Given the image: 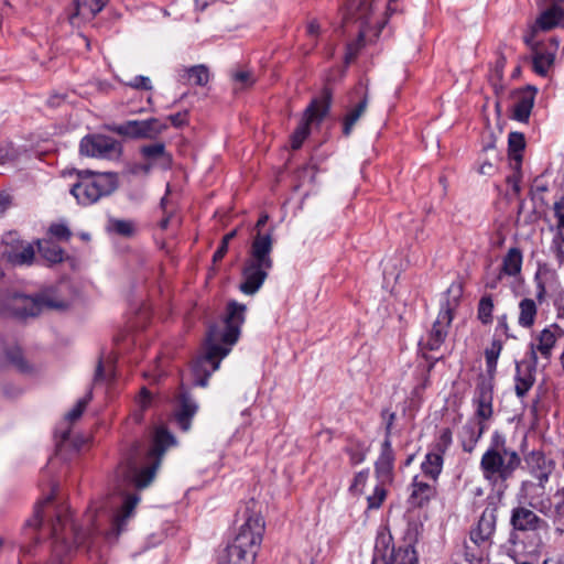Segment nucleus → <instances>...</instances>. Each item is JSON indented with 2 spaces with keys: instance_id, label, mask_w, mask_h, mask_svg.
<instances>
[{
  "instance_id": "1",
  "label": "nucleus",
  "mask_w": 564,
  "mask_h": 564,
  "mask_svg": "<svg viewBox=\"0 0 564 564\" xmlns=\"http://www.w3.org/2000/svg\"><path fill=\"white\" fill-rule=\"evenodd\" d=\"M246 310L243 304L229 302L223 325L209 328L206 354L197 358L192 366L195 386L206 387L210 375L219 368L220 360L230 352L239 338Z\"/></svg>"
},
{
  "instance_id": "2",
  "label": "nucleus",
  "mask_w": 564,
  "mask_h": 564,
  "mask_svg": "<svg viewBox=\"0 0 564 564\" xmlns=\"http://www.w3.org/2000/svg\"><path fill=\"white\" fill-rule=\"evenodd\" d=\"M398 0H389L386 12L378 14V3L373 0H350L349 12L356 17V20L360 21V30L358 40L347 45L345 62L349 64L355 59L359 50L366 45V43L375 42L381 30L387 23L388 17L397 11L393 4Z\"/></svg>"
},
{
  "instance_id": "3",
  "label": "nucleus",
  "mask_w": 564,
  "mask_h": 564,
  "mask_svg": "<svg viewBox=\"0 0 564 564\" xmlns=\"http://www.w3.org/2000/svg\"><path fill=\"white\" fill-rule=\"evenodd\" d=\"M174 444V436L169 433L165 427H156L152 448L148 453L147 465L139 467L137 463L130 462L126 466H120L117 470L118 478H120L122 482L137 488L147 487L153 480L165 451Z\"/></svg>"
},
{
  "instance_id": "4",
  "label": "nucleus",
  "mask_w": 564,
  "mask_h": 564,
  "mask_svg": "<svg viewBox=\"0 0 564 564\" xmlns=\"http://www.w3.org/2000/svg\"><path fill=\"white\" fill-rule=\"evenodd\" d=\"M519 454L507 446L503 434L492 433L490 444L480 459V469L486 480L491 484L509 479L520 466Z\"/></svg>"
},
{
  "instance_id": "5",
  "label": "nucleus",
  "mask_w": 564,
  "mask_h": 564,
  "mask_svg": "<svg viewBox=\"0 0 564 564\" xmlns=\"http://www.w3.org/2000/svg\"><path fill=\"white\" fill-rule=\"evenodd\" d=\"M273 239L270 234H257L253 238L249 258L242 270V282L239 290L246 295L256 294L263 285L273 265L271 251Z\"/></svg>"
},
{
  "instance_id": "6",
  "label": "nucleus",
  "mask_w": 564,
  "mask_h": 564,
  "mask_svg": "<svg viewBox=\"0 0 564 564\" xmlns=\"http://www.w3.org/2000/svg\"><path fill=\"white\" fill-rule=\"evenodd\" d=\"M77 180L70 188L78 204L89 206L110 195L118 186L115 173H98L90 170L76 171Z\"/></svg>"
},
{
  "instance_id": "7",
  "label": "nucleus",
  "mask_w": 564,
  "mask_h": 564,
  "mask_svg": "<svg viewBox=\"0 0 564 564\" xmlns=\"http://www.w3.org/2000/svg\"><path fill=\"white\" fill-rule=\"evenodd\" d=\"M394 454L389 437H386L381 445V453L376 462V476L378 484L373 492L367 496L368 508L378 509L387 497L386 485L393 478Z\"/></svg>"
},
{
  "instance_id": "8",
  "label": "nucleus",
  "mask_w": 564,
  "mask_h": 564,
  "mask_svg": "<svg viewBox=\"0 0 564 564\" xmlns=\"http://www.w3.org/2000/svg\"><path fill=\"white\" fill-rule=\"evenodd\" d=\"M563 337L564 329L556 323H552L534 334L529 345L530 359L533 366L536 367L540 360H543L545 365L549 364L557 341Z\"/></svg>"
},
{
  "instance_id": "9",
  "label": "nucleus",
  "mask_w": 564,
  "mask_h": 564,
  "mask_svg": "<svg viewBox=\"0 0 564 564\" xmlns=\"http://www.w3.org/2000/svg\"><path fill=\"white\" fill-rule=\"evenodd\" d=\"M67 306V302L52 295L51 293H44L39 297L15 295L12 297L10 303L12 314L22 318L36 316L43 307L61 310Z\"/></svg>"
},
{
  "instance_id": "10",
  "label": "nucleus",
  "mask_w": 564,
  "mask_h": 564,
  "mask_svg": "<svg viewBox=\"0 0 564 564\" xmlns=\"http://www.w3.org/2000/svg\"><path fill=\"white\" fill-rule=\"evenodd\" d=\"M390 535H381L377 540L372 564H417V555L411 544L390 549Z\"/></svg>"
},
{
  "instance_id": "11",
  "label": "nucleus",
  "mask_w": 564,
  "mask_h": 564,
  "mask_svg": "<svg viewBox=\"0 0 564 564\" xmlns=\"http://www.w3.org/2000/svg\"><path fill=\"white\" fill-rule=\"evenodd\" d=\"M264 532L263 518L258 512L248 516L231 545L257 555Z\"/></svg>"
},
{
  "instance_id": "12",
  "label": "nucleus",
  "mask_w": 564,
  "mask_h": 564,
  "mask_svg": "<svg viewBox=\"0 0 564 564\" xmlns=\"http://www.w3.org/2000/svg\"><path fill=\"white\" fill-rule=\"evenodd\" d=\"M79 152L91 158L117 159L121 154V145L111 137L94 134L82 139Z\"/></svg>"
},
{
  "instance_id": "13",
  "label": "nucleus",
  "mask_w": 564,
  "mask_h": 564,
  "mask_svg": "<svg viewBox=\"0 0 564 564\" xmlns=\"http://www.w3.org/2000/svg\"><path fill=\"white\" fill-rule=\"evenodd\" d=\"M525 463L532 475L538 479V484L531 481H524L522 489L529 496V491L534 488L541 489V495L544 492L545 484L549 481V477L552 474L555 463L552 459L545 457L542 452L533 451L525 457Z\"/></svg>"
},
{
  "instance_id": "14",
  "label": "nucleus",
  "mask_w": 564,
  "mask_h": 564,
  "mask_svg": "<svg viewBox=\"0 0 564 564\" xmlns=\"http://www.w3.org/2000/svg\"><path fill=\"white\" fill-rule=\"evenodd\" d=\"M452 321L453 306L447 302L442 305L431 330L422 341L423 348L427 350H438L447 337Z\"/></svg>"
},
{
  "instance_id": "15",
  "label": "nucleus",
  "mask_w": 564,
  "mask_h": 564,
  "mask_svg": "<svg viewBox=\"0 0 564 564\" xmlns=\"http://www.w3.org/2000/svg\"><path fill=\"white\" fill-rule=\"evenodd\" d=\"M167 129V124L159 118L130 120L119 126L120 134L135 139H155Z\"/></svg>"
},
{
  "instance_id": "16",
  "label": "nucleus",
  "mask_w": 564,
  "mask_h": 564,
  "mask_svg": "<svg viewBox=\"0 0 564 564\" xmlns=\"http://www.w3.org/2000/svg\"><path fill=\"white\" fill-rule=\"evenodd\" d=\"M524 42L531 50L533 72L539 76L546 77L555 62L554 51H550L543 43L535 41L533 35H525Z\"/></svg>"
},
{
  "instance_id": "17",
  "label": "nucleus",
  "mask_w": 564,
  "mask_h": 564,
  "mask_svg": "<svg viewBox=\"0 0 564 564\" xmlns=\"http://www.w3.org/2000/svg\"><path fill=\"white\" fill-rule=\"evenodd\" d=\"M327 111L328 105L317 100L312 101L307 107L301 123L291 137V144L293 149H299L302 145L310 133V124L315 121H321Z\"/></svg>"
},
{
  "instance_id": "18",
  "label": "nucleus",
  "mask_w": 564,
  "mask_h": 564,
  "mask_svg": "<svg viewBox=\"0 0 564 564\" xmlns=\"http://www.w3.org/2000/svg\"><path fill=\"white\" fill-rule=\"evenodd\" d=\"M510 523L518 531H535L544 524V521L532 510L518 507L511 512Z\"/></svg>"
},
{
  "instance_id": "19",
  "label": "nucleus",
  "mask_w": 564,
  "mask_h": 564,
  "mask_svg": "<svg viewBox=\"0 0 564 564\" xmlns=\"http://www.w3.org/2000/svg\"><path fill=\"white\" fill-rule=\"evenodd\" d=\"M536 94L535 87H528L519 93L518 99L513 106V119L525 122L528 121L534 105Z\"/></svg>"
},
{
  "instance_id": "20",
  "label": "nucleus",
  "mask_w": 564,
  "mask_h": 564,
  "mask_svg": "<svg viewBox=\"0 0 564 564\" xmlns=\"http://www.w3.org/2000/svg\"><path fill=\"white\" fill-rule=\"evenodd\" d=\"M485 424L481 421H468L462 429L460 440L465 452L471 453L485 432Z\"/></svg>"
},
{
  "instance_id": "21",
  "label": "nucleus",
  "mask_w": 564,
  "mask_h": 564,
  "mask_svg": "<svg viewBox=\"0 0 564 564\" xmlns=\"http://www.w3.org/2000/svg\"><path fill=\"white\" fill-rule=\"evenodd\" d=\"M492 391L487 386H480L475 397L476 415L484 423L492 416Z\"/></svg>"
},
{
  "instance_id": "22",
  "label": "nucleus",
  "mask_w": 564,
  "mask_h": 564,
  "mask_svg": "<svg viewBox=\"0 0 564 564\" xmlns=\"http://www.w3.org/2000/svg\"><path fill=\"white\" fill-rule=\"evenodd\" d=\"M140 152L145 160L163 169H169L172 165V155L166 152L165 145L161 142L143 145Z\"/></svg>"
},
{
  "instance_id": "23",
  "label": "nucleus",
  "mask_w": 564,
  "mask_h": 564,
  "mask_svg": "<svg viewBox=\"0 0 564 564\" xmlns=\"http://www.w3.org/2000/svg\"><path fill=\"white\" fill-rule=\"evenodd\" d=\"M538 317V305L533 299L524 297L518 304V325L531 329Z\"/></svg>"
},
{
  "instance_id": "24",
  "label": "nucleus",
  "mask_w": 564,
  "mask_h": 564,
  "mask_svg": "<svg viewBox=\"0 0 564 564\" xmlns=\"http://www.w3.org/2000/svg\"><path fill=\"white\" fill-rule=\"evenodd\" d=\"M436 494L435 487L432 484L419 479L417 476L413 478L412 491L410 500L412 505L422 507L426 505Z\"/></svg>"
},
{
  "instance_id": "25",
  "label": "nucleus",
  "mask_w": 564,
  "mask_h": 564,
  "mask_svg": "<svg viewBox=\"0 0 564 564\" xmlns=\"http://www.w3.org/2000/svg\"><path fill=\"white\" fill-rule=\"evenodd\" d=\"M140 501V497L135 495H126L122 506L113 517V530L116 535L120 534L123 530L127 520L132 516L134 508Z\"/></svg>"
},
{
  "instance_id": "26",
  "label": "nucleus",
  "mask_w": 564,
  "mask_h": 564,
  "mask_svg": "<svg viewBox=\"0 0 564 564\" xmlns=\"http://www.w3.org/2000/svg\"><path fill=\"white\" fill-rule=\"evenodd\" d=\"M108 2L109 0H76V11L70 17V22L74 24L77 18L93 19Z\"/></svg>"
},
{
  "instance_id": "27",
  "label": "nucleus",
  "mask_w": 564,
  "mask_h": 564,
  "mask_svg": "<svg viewBox=\"0 0 564 564\" xmlns=\"http://www.w3.org/2000/svg\"><path fill=\"white\" fill-rule=\"evenodd\" d=\"M509 160L511 167L519 172L522 162V150L525 147L524 135L520 132H511L508 138Z\"/></svg>"
},
{
  "instance_id": "28",
  "label": "nucleus",
  "mask_w": 564,
  "mask_h": 564,
  "mask_svg": "<svg viewBox=\"0 0 564 564\" xmlns=\"http://www.w3.org/2000/svg\"><path fill=\"white\" fill-rule=\"evenodd\" d=\"M443 456L444 454L432 449L425 455L424 460L421 464L423 474L433 481H436L442 473L444 463Z\"/></svg>"
},
{
  "instance_id": "29",
  "label": "nucleus",
  "mask_w": 564,
  "mask_h": 564,
  "mask_svg": "<svg viewBox=\"0 0 564 564\" xmlns=\"http://www.w3.org/2000/svg\"><path fill=\"white\" fill-rule=\"evenodd\" d=\"M495 532V521L492 517L482 514L478 524L470 532V539L475 544H481L490 539Z\"/></svg>"
},
{
  "instance_id": "30",
  "label": "nucleus",
  "mask_w": 564,
  "mask_h": 564,
  "mask_svg": "<svg viewBox=\"0 0 564 564\" xmlns=\"http://www.w3.org/2000/svg\"><path fill=\"white\" fill-rule=\"evenodd\" d=\"M368 107V97L365 96L356 106L350 108L345 118H344V124H343V133L348 137L354 126L357 123V121L364 116Z\"/></svg>"
},
{
  "instance_id": "31",
  "label": "nucleus",
  "mask_w": 564,
  "mask_h": 564,
  "mask_svg": "<svg viewBox=\"0 0 564 564\" xmlns=\"http://www.w3.org/2000/svg\"><path fill=\"white\" fill-rule=\"evenodd\" d=\"M522 267V253L517 248H511L503 258L501 273L514 276L520 273Z\"/></svg>"
},
{
  "instance_id": "32",
  "label": "nucleus",
  "mask_w": 564,
  "mask_h": 564,
  "mask_svg": "<svg viewBox=\"0 0 564 564\" xmlns=\"http://www.w3.org/2000/svg\"><path fill=\"white\" fill-rule=\"evenodd\" d=\"M535 381L532 369L527 368L522 369L520 365H517V375H516V393L518 397H524L528 391L532 388Z\"/></svg>"
},
{
  "instance_id": "33",
  "label": "nucleus",
  "mask_w": 564,
  "mask_h": 564,
  "mask_svg": "<svg viewBox=\"0 0 564 564\" xmlns=\"http://www.w3.org/2000/svg\"><path fill=\"white\" fill-rule=\"evenodd\" d=\"M196 411V403L189 397L183 395L181 400V409L176 414V420L183 431L189 430V420Z\"/></svg>"
},
{
  "instance_id": "34",
  "label": "nucleus",
  "mask_w": 564,
  "mask_h": 564,
  "mask_svg": "<svg viewBox=\"0 0 564 564\" xmlns=\"http://www.w3.org/2000/svg\"><path fill=\"white\" fill-rule=\"evenodd\" d=\"M37 245L41 256L50 263H58L63 261L64 251L58 245L48 240L39 241Z\"/></svg>"
},
{
  "instance_id": "35",
  "label": "nucleus",
  "mask_w": 564,
  "mask_h": 564,
  "mask_svg": "<svg viewBox=\"0 0 564 564\" xmlns=\"http://www.w3.org/2000/svg\"><path fill=\"white\" fill-rule=\"evenodd\" d=\"M7 254L8 260L13 264H31L35 252L30 243H25L21 246V250H7L4 252Z\"/></svg>"
},
{
  "instance_id": "36",
  "label": "nucleus",
  "mask_w": 564,
  "mask_h": 564,
  "mask_svg": "<svg viewBox=\"0 0 564 564\" xmlns=\"http://www.w3.org/2000/svg\"><path fill=\"white\" fill-rule=\"evenodd\" d=\"M210 74L205 65H195L186 69V79L188 84L206 86Z\"/></svg>"
},
{
  "instance_id": "37",
  "label": "nucleus",
  "mask_w": 564,
  "mask_h": 564,
  "mask_svg": "<svg viewBox=\"0 0 564 564\" xmlns=\"http://www.w3.org/2000/svg\"><path fill=\"white\" fill-rule=\"evenodd\" d=\"M503 345L501 340L494 338L490 346L485 350L486 366L489 373H494L497 369V362L502 351Z\"/></svg>"
},
{
  "instance_id": "38",
  "label": "nucleus",
  "mask_w": 564,
  "mask_h": 564,
  "mask_svg": "<svg viewBox=\"0 0 564 564\" xmlns=\"http://www.w3.org/2000/svg\"><path fill=\"white\" fill-rule=\"evenodd\" d=\"M494 300L491 295H484L478 303L477 317L481 324L488 325L492 322Z\"/></svg>"
},
{
  "instance_id": "39",
  "label": "nucleus",
  "mask_w": 564,
  "mask_h": 564,
  "mask_svg": "<svg viewBox=\"0 0 564 564\" xmlns=\"http://www.w3.org/2000/svg\"><path fill=\"white\" fill-rule=\"evenodd\" d=\"M230 76L235 90L251 87L256 82L253 74L247 69H234Z\"/></svg>"
},
{
  "instance_id": "40",
  "label": "nucleus",
  "mask_w": 564,
  "mask_h": 564,
  "mask_svg": "<svg viewBox=\"0 0 564 564\" xmlns=\"http://www.w3.org/2000/svg\"><path fill=\"white\" fill-rule=\"evenodd\" d=\"M109 229L120 236L130 237L134 232V224L130 220L112 219L109 221Z\"/></svg>"
},
{
  "instance_id": "41",
  "label": "nucleus",
  "mask_w": 564,
  "mask_h": 564,
  "mask_svg": "<svg viewBox=\"0 0 564 564\" xmlns=\"http://www.w3.org/2000/svg\"><path fill=\"white\" fill-rule=\"evenodd\" d=\"M52 499L53 495L51 494L36 505L33 516L25 522L26 527L36 529L41 525L43 519L42 507L48 503Z\"/></svg>"
},
{
  "instance_id": "42",
  "label": "nucleus",
  "mask_w": 564,
  "mask_h": 564,
  "mask_svg": "<svg viewBox=\"0 0 564 564\" xmlns=\"http://www.w3.org/2000/svg\"><path fill=\"white\" fill-rule=\"evenodd\" d=\"M553 209L557 220L558 238L564 242V196L554 203Z\"/></svg>"
},
{
  "instance_id": "43",
  "label": "nucleus",
  "mask_w": 564,
  "mask_h": 564,
  "mask_svg": "<svg viewBox=\"0 0 564 564\" xmlns=\"http://www.w3.org/2000/svg\"><path fill=\"white\" fill-rule=\"evenodd\" d=\"M451 444H452V432L449 429H443L440 431L438 437H437L436 442L434 443L433 449L436 452H440L442 454H445V452L448 449Z\"/></svg>"
},
{
  "instance_id": "44",
  "label": "nucleus",
  "mask_w": 564,
  "mask_h": 564,
  "mask_svg": "<svg viewBox=\"0 0 564 564\" xmlns=\"http://www.w3.org/2000/svg\"><path fill=\"white\" fill-rule=\"evenodd\" d=\"M368 478H369V471L368 470L359 471L354 477V480H352V482L350 485L349 490L351 491V494L352 495H362V494H365V488H366V484H367Z\"/></svg>"
},
{
  "instance_id": "45",
  "label": "nucleus",
  "mask_w": 564,
  "mask_h": 564,
  "mask_svg": "<svg viewBox=\"0 0 564 564\" xmlns=\"http://www.w3.org/2000/svg\"><path fill=\"white\" fill-rule=\"evenodd\" d=\"M90 394H88L86 398L84 399H80L75 405L73 409H70L66 415H65V419L69 422H74L76 421L77 419H79L88 403V401L90 400Z\"/></svg>"
},
{
  "instance_id": "46",
  "label": "nucleus",
  "mask_w": 564,
  "mask_h": 564,
  "mask_svg": "<svg viewBox=\"0 0 564 564\" xmlns=\"http://www.w3.org/2000/svg\"><path fill=\"white\" fill-rule=\"evenodd\" d=\"M127 85L134 89L151 90L153 88L151 79L147 76H135L133 79L127 83Z\"/></svg>"
},
{
  "instance_id": "47",
  "label": "nucleus",
  "mask_w": 564,
  "mask_h": 564,
  "mask_svg": "<svg viewBox=\"0 0 564 564\" xmlns=\"http://www.w3.org/2000/svg\"><path fill=\"white\" fill-rule=\"evenodd\" d=\"M50 234L58 239L68 240L70 238V230L63 224H53L50 227Z\"/></svg>"
},
{
  "instance_id": "48",
  "label": "nucleus",
  "mask_w": 564,
  "mask_h": 564,
  "mask_svg": "<svg viewBox=\"0 0 564 564\" xmlns=\"http://www.w3.org/2000/svg\"><path fill=\"white\" fill-rule=\"evenodd\" d=\"M497 330H500L507 338L516 339L517 336L511 333L510 326L508 324V317L506 314L498 317L497 321Z\"/></svg>"
},
{
  "instance_id": "49",
  "label": "nucleus",
  "mask_w": 564,
  "mask_h": 564,
  "mask_svg": "<svg viewBox=\"0 0 564 564\" xmlns=\"http://www.w3.org/2000/svg\"><path fill=\"white\" fill-rule=\"evenodd\" d=\"M167 119L174 127L180 128L187 123V113L178 112V113L169 116Z\"/></svg>"
},
{
  "instance_id": "50",
  "label": "nucleus",
  "mask_w": 564,
  "mask_h": 564,
  "mask_svg": "<svg viewBox=\"0 0 564 564\" xmlns=\"http://www.w3.org/2000/svg\"><path fill=\"white\" fill-rule=\"evenodd\" d=\"M306 34L312 39H316L321 34V24L316 20L308 21Z\"/></svg>"
},
{
  "instance_id": "51",
  "label": "nucleus",
  "mask_w": 564,
  "mask_h": 564,
  "mask_svg": "<svg viewBox=\"0 0 564 564\" xmlns=\"http://www.w3.org/2000/svg\"><path fill=\"white\" fill-rule=\"evenodd\" d=\"M151 398L145 388L141 390L140 397L138 399L139 406L144 410L150 404Z\"/></svg>"
},
{
  "instance_id": "52",
  "label": "nucleus",
  "mask_w": 564,
  "mask_h": 564,
  "mask_svg": "<svg viewBox=\"0 0 564 564\" xmlns=\"http://www.w3.org/2000/svg\"><path fill=\"white\" fill-rule=\"evenodd\" d=\"M227 250H228V245H226V241H221V245L219 246V248L215 251V253L213 256V260L215 262L220 261L225 257Z\"/></svg>"
},
{
  "instance_id": "53",
  "label": "nucleus",
  "mask_w": 564,
  "mask_h": 564,
  "mask_svg": "<svg viewBox=\"0 0 564 564\" xmlns=\"http://www.w3.org/2000/svg\"><path fill=\"white\" fill-rule=\"evenodd\" d=\"M11 199L7 194H0V215H2L10 206Z\"/></svg>"
},
{
  "instance_id": "54",
  "label": "nucleus",
  "mask_w": 564,
  "mask_h": 564,
  "mask_svg": "<svg viewBox=\"0 0 564 564\" xmlns=\"http://www.w3.org/2000/svg\"><path fill=\"white\" fill-rule=\"evenodd\" d=\"M388 415V420H387V425H386V437H389L390 438V434H391V429H392V425H393V422L395 420V414L393 412H386L384 415Z\"/></svg>"
},
{
  "instance_id": "55",
  "label": "nucleus",
  "mask_w": 564,
  "mask_h": 564,
  "mask_svg": "<svg viewBox=\"0 0 564 564\" xmlns=\"http://www.w3.org/2000/svg\"><path fill=\"white\" fill-rule=\"evenodd\" d=\"M530 506H532L533 508L542 511V509L545 507L544 502L542 500H539L538 497L535 496H531L530 497V501H529Z\"/></svg>"
},
{
  "instance_id": "56",
  "label": "nucleus",
  "mask_w": 564,
  "mask_h": 564,
  "mask_svg": "<svg viewBox=\"0 0 564 564\" xmlns=\"http://www.w3.org/2000/svg\"><path fill=\"white\" fill-rule=\"evenodd\" d=\"M558 46H560V41L557 37H551L547 46L545 45V47L549 48L550 51H554V56L556 55Z\"/></svg>"
},
{
  "instance_id": "57",
  "label": "nucleus",
  "mask_w": 564,
  "mask_h": 564,
  "mask_svg": "<svg viewBox=\"0 0 564 564\" xmlns=\"http://www.w3.org/2000/svg\"><path fill=\"white\" fill-rule=\"evenodd\" d=\"M364 459L365 455L362 453H350V460L354 465L360 464Z\"/></svg>"
},
{
  "instance_id": "58",
  "label": "nucleus",
  "mask_w": 564,
  "mask_h": 564,
  "mask_svg": "<svg viewBox=\"0 0 564 564\" xmlns=\"http://www.w3.org/2000/svg\"><path fill=\"white\" fill-rule=\"evenodd\" d=\"M494 171V165L491 163H484L480 165L479 167V173L480 174H490L491 172Z\"/></svg>"
},
{
  "instance_id": "59",
  "label": "nucleus",
  "mask_w": 564,
  "mask_h": 564,
  "mask_svg": "<svg viewBox=\"0 0 564 564\" xmlns=\"http://www.w3.org/2000/svg\"><path fill=\"white\" fill-rule=\"evenodd\" d=\"M9 359L15 364V365H20L21 364V360H22V357H21V352L19 349H17L12 355L9 356Z\"/></svg>"
},
{
  "instance_id": "60",
  "label": "nucleus",
  "mask_w": 564,
  "mask_h": 564,
  "mask_svg": "<svg viewBox=\"0 0 564 564\" xmlns=\"http://www.w3.org/2000/svg\"><path fill=\"white\" fill-rule=\"evenodd\" d=\"M210 0H195V6L198 10H205Z\"/></svg>"
},
{
  "instance_id": "61",
  "label": "nucleus",
  "mask_w": 564,
  "mask_h": 564,
  "mask_svg": "<svg viewBox=\"0 0 564 564\" xmlns=\"http://www.w3.org/2000/svg\"><path fill=\"white\" fill-rule=\"evenodd\" d=\"M268 219H269L268 215H262V216L258 219V221H257V224H256V227H257L258 229H260L261 227H263V226L267 224Z\"/></svg>"
},
{
  "instance_id": "62",
  "label": "nucleus",
  "mask_w": 564,
  "mask_h": 564,
  "mask_svg": "<svg viewBox=\"0 0 564 564\" xmlns=\"http://www.w3.org/2000/svg\"><path fill=\"white\" fill-rule=\"evenodd\" d=\"M543 564H564L560 557H550L544 560Z\"/></svg>"
},
{
  "instance_id": "63",
  "label": "nucleus",
  "mask_w": 564,
  "mask_h": 564,
  "mask_svg": "<svg viewBox=\"0 0 564 564\" xmlns=\"http://www.w3.org/2000/svg\"><path fill=\"white\" fill-rule=\"evenodd\" d=\"M237 231L232 230L224 236L221 241H226V245H229V241L236 236Z\"/></svg>"
},
{
  "instance_id": "64",
  "label": "nucleus",
  "mask_w": 564,
  "mask_h": 564,
  "mask_svg": "<svg viewBox=\"0 0 564 564\" xmlns=\"http://www.w3.org/2000/svg\"><path fill=\"white\" fill-rule=\"evenodd\" d=\"M0 159L2 160V162L13 161L15 159V155L13 153L7 152L6 154L1 155Z\"/></svg>"
}]
</instances>
